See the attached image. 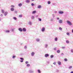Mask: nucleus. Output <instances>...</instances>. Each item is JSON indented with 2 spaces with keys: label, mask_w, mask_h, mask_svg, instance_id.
<instances>
[{
  "label": "nucleus",
  "mask_w": 73,
  "mask_h": 73,
  "mask_svg": "<svg viewBox=\"0 0 73 73\" xmlns=\"http://www.w3.org/2000/svg\"><path fill=\"white\" fill-rule=\"evenodd\" d=\"M53 64H54V65H56V62H55L53 63Z\"/></svg>",
  "instance_id": "obj_46"
},
{
  "label": "nucleus",
  "mask_w": 73,
  "mask_h": 73,
  "mask_svg": "<svg viewBox=\"0 0 73 73\" xmlns=\"http://www.w3.org/2000/svg\"><path fill=\"white\" fill-rule=\"evenodd\" d=\"M31 1H35V0H31Z\"/></svg>",
  "instance_id": "obj_62"
},
{
  "label": "nucleus",
  "mask_w": 73,
  "mask_h": 73,
  "mask_svg": "<svg viewBox=\"0 0 73 73\" xmlns=\"http://www.w3.org/2000/svg\"><path fill=\"white\" fill-rule=\"evenodd\" d=\"M56 72H59V70H56Z\"/></svg>",
  "instance_id": "obj_54"
},
{
  "label": "nucleus",
  "mask_w": 73,
  "mask_h": 73,
  "mask_svg": "<svg viewBox=\"0 0 73 73\" xmlns=\"http://www.w3.org/2000/svg\"><path fill=\"white\" fill-rule=\"evenodd\" d=\"M31 5L32 7H33V6H34V3H31Z\"/></svg>",
  "instance_id": "obj_43"
},
{
  "label": "nucleus",
  "mask_w": 73,
  "mask_h": 73,
  "mask_svg": "<svg viewBox=\"0 0 73 73\" xmlns=\"http://www.w3.org/2000/svg\"><path fill=\"white\" fill-rule=\"evenodd\" d=\"M1 12L2 13H4V12H5V11H4V10H1Z\"/></svg>",
  "instance_id": "obj_17"
},
{
  "label": "nucleus",
  "mask_w": 73,
  "mask_h": 73,
  "mask_svg": "<svg viewBox=\"0 0 73 73\" xmlns=\"http://www.w3.org/2000/svg\"><path fill=\"white\" fill-rule=\"evenodd\" d=\"M66 43L67 44H69V40H67L66 41Z\"/></svg>",
  "instance_id": "obj_24"
},
{
  "label": "nucleus",
  "mask_w": 73,
  "mask_h": 73,
  "mask_svg": "<svg viewBox=\"0 0 73 73\" xmlns=\"http://www.w3.org/2000/svg\"><path fill=\"white\" fill-rule=\"evenodd\" d=\"M18 30L19 31H20V32H22L23 31V29H22L21 28H19Z\"/></svg>",
  "instance_id": "obj_8"
},
{
  "label": "nucleus",
  "mask_w": 73,
  "mask_h": 73,
  "mask_svg": "<svg viewBox=\"0 0 73 73\" xmlns=\"http://www.w3.org/2000/svg\"><path fill=\"white\" fill-rule=\"evenodd\" d=\"M5 32H6V33H9V32H10V31H9V30H6L5 31Z\"/></svg>",
  "instance_id": "obj_13"
},
{
  "label": "nucleus",
  "mask_w": 73,
  "mask_h": 73,
  "mask_svg": "<svg viewBox=\"0 0 73 73\" xmlns=\"http://www.w3.org/2000/svg\"><path fill=\"white\" fill-rule=\"evenodd\" d=\"M71 52H72V53H73V49H71Z\"/></svg>",
  "instance_id": "obj_50"
},
{
  "label": "nucleus",
  "mask_w": 73,
  "mask_h": 73,
  "mask_svg": "<svg viewBox=\"0 0 73 73\" xmlns=\"http://www.w3.org/2000/svg\"><path fill=\"white\" fill-rule=\"evenodd\" d=\"M69 69H72V66H70L69 68Z\"/></svg>",
  "instance_id": "obj_42"
},
{
  "label": "nucleus",
  "mask_w": 73,
  "mask_h": 73,
  "mask_svg": "<svg viewBox=\"0 0 73 73\" xmlns=\"http://www.w3.org/2000/svg\"><path fill=\"white\" fill-rule=\"evenodd\" d=\"M24 53H21L20 54V55H21V56H22L23 55H24Z\"/></svg>",
  "instance_id": "obj_48"
},
{
  "label": "nucleus",
  "mask_w": 73,
  "mask_h": 73,
  "mask_svg": "<svg viewBox=\"0 0 73 73\" xmlns=\"http://www.w3.org/2000/svg\"><path fill=\"white\" fill-rule=\"evenodd\" d=\"M3 16V14H1V16Z\"/></svg>",
  "instance_id": "obj_59"
},
{
  "label": "nucleus",
  "mask_w": 73,
  "mask_h": 73,
  "mask_svg": "<svg viewBox=\"0 0 73 73\" xmlns=\"http://www.w3.org/2000/svg\"><path fill=\"white\" fill-rule=\"evenodd\" d=\"M59 30H60V31H62V28H61V27H59Z\"/></svg>",
  "instance_id": "obj_34"
},
{
  "label": "nucleus",
  "mask_w": 73,
  "mask_h": 73,
  "mask_svg": "<svg viewBox=\"0 0 73 73\" xmlns=\"http://www.w3.org/2000/svg\"><path fill=\"white\" fill-rule=\"evenodd\" d=\"M11 7H12V8H14L15 7V6L13 5H11Z\"/></svg>",
  "instance_id": "obj_33"
},
{
  "label": "nucleus",
  "mask_w": 73,
  "mask_h": 73,
  "mask_svg": "<svg viewBox=\"0 0 73 73\" xmlns=\"http://www.w3.org/2000/svg\"><path fill=\"white\" fill-rule=\"evenodd\" d=\"M29 72L30 73H33L34 71L32 70H29Z\"/></svg>",
  "instance_id": "obj_3"
},
{
  "label": "nucleus",
  "mask_w": 73,
  "mask_h": 73,
  "mask_svg": "<svg viewBox=\"0 0 73 73\" xmlns=\"http://www.w3.org/2000/svg\"><path fill=\"white\" fill-rule=\"evenodd\" d=\"M30 64H27V66H30Z\"/></svg>",
  "instance_id": "obj_39"
},
{
  "label": "nucleus",
  "mask_w": 73,
  "mask_h": 73,
  "mask_svg": "<svg viewBox=\"0 0 73 73\" xmlns=\"http://www.w3.org/2000/svg\"><path fill=\"white\" fill-rule=\"evenodd\" d=\"M18 6L19 7H21L22 6V4L21 3H20L18 4Z\"/></svg>",
  "instance_id": "obj_14"
},
{
  "label": "nucleus",
  "mask_w": 73,
  "mask_h": 73,
  "mask_svg": "<svg viewBox=\"0 0 73 73\" xmlns=\"http://www.w3.org/2000/svg\"><path fill=\"white\" fill-rule=\"evenodd\" d=\"M7 14H8V12L6 11L4 13V15L5 16H6L7 15Z\"/></svg>",
  "instance_id": "obj_10"
},
{
  "label": "nucleus",
  "mask_w": 73,
  "mask_h": 73,
  "mask_svg": "<svg viewBox=\"0 0 73 73\" xmlns=\"http://www.w3.org/2000/svg\"><path fill=\"white\" fill-rule=\"evenodd\" d=\"M19 17H23V15H20L19 16Z\"/></svg>",
  "instance_id": "obj_32"
},
{
  "label": "nucleus",
  "mask_w": 73,
  "mask_h": 73,
  "mask_svg": "<svg viewBox=\"0 0 73 73\" xmlns=\"http://www.w3.org/2000/svg\"><path fill=\"white\" fill-rule=\"evenodd\" d=\"M38 15H36V17L37 18V17H38Z\"/></svg>",
  "instance_id": "obj_58"
},
{
  "label": "nucleus",
  "mask_w": 73,
  "mask_h": 73,
  "mask_svg": "<svg viewBox=\"0 0 73 73\" xmlns=\"http://www.w3.org/2000/svg\"><path fill=\"white\" fill-rule=\"evenodd\" d=\"M40 39L39 38L36 39V41L37 42H39V41H40Z\"/></svg>",
  "instance_id": "obj_23"
},
{
  "label": "nucleus",
  "mask_w": 73,
  "mask_h": 73,
  "mask_svg": "<svg viewBox=\"0 0 73 73\" xmlns=\"http://www.w3.org/2000/svg\"><path fill=\"white\" fill-rule=\"evenodd\" d=\"M67 35H68V36H69V35H70V34L69 33H67Z\"/></svg>",
  "instance_id": "obj_35"
},
{
  "label": "nucleus",
  "mask_w": 73,
  "mask_h": 73,
  "mask_svg": "<svg viewBox=\"0 0 73 73\" xmlns=\"http://www.w3.org/2000/svg\"><path fill=\"white\" fill-rule=\"evenodd\" d=\"M58 23L59 24H62V21L61 19H60L58 21Z\"/></svg>",
  "instance_id": "obj_2"
},
{
  "label": "nucleus",
  "mask_w": 73,
  "mask_h": 73,
  "mask_svg": "<svg viewBox=\"0 0 73 73\" xmlns=\"http://www.w3.org/2000/svg\"><path fill=\"white\" fill-rule=\"evenodd\" d=\"M54 50H56V48H54Z\"/></svg>",
  "instance_id": "obj_52"
},
{
  "label": "nucleus",
  "mask_w": 73,
  "mask_h": 73,
  "mask_svg": "<svg viewBox=\"0 0 73 73\" xmlns=\"http://www.w3.org/2000/svg\"><path fill=\"white\" fill-rule=\"evenodd\" d=\"M29 25H32V22H31V21H29Z\"/></svg>",
  "instance_id": "obj_25"
},
{
  "label": "nucleus",
  "mask_w": 73,
  "mask_h": 73,
  "mask_svg": "<svg viewBox=\"0 0 73 73\" xmlns=\"http://www.w3.org/2000/svg\"><path fill=\"white\" fill-rule=\"evenodd\" d=\"M45 28L44 27H43L41 29V31L42 32H44V31H45Z\"/></svg>",
  "instance_id": "obj_9"
},
{
  "label": "nucleus",
  "mask_w": 73,
  "mask_h": 73,
  "mask_svg": "<svg viewBox=\"0 0 73 73\" xmlns=\"http://www.w3.org/2000/svg\"><path fill=\"white\" fill-rule=\"evenodd\" d=\"M38 19L39 21H41V19L38 18Z\"/></svg>",
  "instance_id": "obj_26"
},
{
  "label": "nucleus",
  "mask_w": 73,
  "mask_h": 73,
  "mask_svg": "<svg viewBox=\"0 0 73 73\" xmlns=\"http://www.w3.org/2000/svg\"><path fill=\"white\" fill-rule=\"evenodd\" d=\"M37 8H38L39 9L41 8V6L40 5H38V6Z\"/></svg>",
  "instance_id": "obj_15"
},
{
  "label": "nucleus",
  "mask_w": 73,
  "mask_h": 73,
  "mask_svg": "<svg viewBox=\"0 0 73 73\" xmlns=\"http://www.w3.org/2000/svg\"><path fill=\"white\" fill-rule=\"evenodd\" d=\"M61 56H64V53H62L61 54Z\"/></svg>",
  "instance_id": "obj_45"
},
{
  "label": "nucleus",
  "mask_w": 73,
  "mask_h": 73,
  "mask_svg": "<svg viewBox=\"0 0 73 73\" xmlns=\"http://www.w3.org/2000/svg\"><path fill=\"white\" fill-rule=\"evenodd\" d=\"M13 19L14 20H17V18L16 17H13Z\"/></svg>",
  "instance_id": "obj_29"
},
{
  "label": "nucleus",
  "mask_w": 73,
  "mask_h": 73,
  "mask_svg": "<svg viewBox=\"0 0 73 73\" xmlns=\"http://www.w3.org/2000/svg\"><path fill=\"white\" fill-rule=\"evenodd\" d=\"M35 52H32L31 53V56H34V55H35Z\"/></svg>",
  "instance_id": "obj_6"
},
{
  "label": "nucleus",
  "mask_w": 73,
  "mask_h": 73,
  "mask_svg": "<svg viewBox=\"0 0 73 73\" xmlns=\"http://www.w3.org/2000/svg\"><path fill=\"white\" fill-rule=\"evenodd\" d=\"M38 72L39 73H41V71L40 70H37Z\"/></svg>",
  "instance_id": "obj_28"
},
{
  "label": "nucleus",
  "mask_w": 73,
  "mask_h": 73,
  "mask_svg": "<svg viewBox=\"0 0 73 73\" xmlns=\"http://www.w3.org/2000/svg\"><path fill=\"white\" fill-rule=\"evenodd\" d=\"M57 52L58 53H60V50H57Z\"/></svg>",
  "instance_id": "obj_18"
},
{
  "label": "nucleus",
  "mask_w": 73,
  "mask_h": 73,
  "mask_svg": "<svg viewBox=\"0 0 73 73\" xmlns=\"http://www.w3.org/2000/svg\"><path fill=\"white\" fill-rule=\"evenodd\" d=\"M24 61H23V60H20V62H23Z\"/></svg>",
  "instance_id": "obj_51"
},
{
  "label": "nucleus",
  "mask_w": 73,
  "mask_h": 73,
  "mask_svg": "<svg viewBox=\"0 0 73 73\" xmlns=\"http://www.w3.org/2000/svg\"><path fill=\"white\" fill-rule=\"evenodd\" d=\"M47 3L48 4H50L51 3V2H50V1H48Z\"/></svg>",
  "instance_id": "obj_31"
},
{
  "label": "nucleus",
  "mask_w": 73,
  "mask_h": 73,
  "mask_svg": "<svg viewBox=\"0 0 73 73\" xmlns=\"http://www.w3.org/2000/svg\"><path fill=\"white\" fill-rule=\"evenodd\" d=\"M67 24L69 25H72V24L71 23V22L70 21H67Z\"/></svg>",
  "instance_id": "obj_1"
},
{
  "label": "nucleus",
  "mask_w": 73,
  "mask_h": 73,
  "mask_svg": "<svg viewBox=\"0 0 73 73\" xmlns=\"http://www.w3.org/2000/svg\"><path fill=\"white\" fill-rule=\"evenodd\" d=\"M23 31V32H26V31H27V29H26L25 28H23V29H22V31Z\"/></svg>",
  "instance_id": "obj_7"
},
{
  "label": "nucleus",
  "mask_w": 73,
  "mask_h": 73,
  "mask_svg": "<svg viewBox=\"0 0 73 73\" xmlns=\"http://www.w3.org/2000/svg\"><path fill=\"white\" fill-rule=\"evenodd\" d=\"M49 55L48 54H45L44 57H49Z\"/></svg>",
  "instance_id": "obj_4"
},
{
  "label": "nucleus",
  "mask_w": 73,
  "mask_h": 73,
  "mask_svg": "<svg viewBox=\"0 0 73 73\" xmlns=\"http://www.w3.org/2000/svg\"><path fill=\"white\" fill-rule=\"evenodd\" d=\"M26 2L27 3H29V2H30V0H27L26 1Z\"/></svg>",
  "instance_id": "obj_22"
},
{
  "label": "nucleus",
  "mask_w": 73,
  "mask_h": 73,
  "mask_svg": "<svg viewBox=\"0 0 73 73\" xmlns=\"http://www.w3.org/2000/svg\"><path fill=\"white\" fill-rule=\"evenodd\" d=\"M27 46H25V49H27Z\"/></svg>",
  "instance_id": "obj_36"
},
{
  "label": "nucleus",
  "mask_w": 73,
  "mask_h": 73,
  "mask_svg": "<svg viewBox=\"0 0 73 73\" xmlns=\"http://www.w3.org/2000/svg\"><path fill=\"white\" fill-rule=\"evenodd\" d=\"M57 40H58V38L57 37H56L55 38V41H57Z\"/></svg>",
  "instance_id": "obj_20"
},
{
  "label": "nucleus",
  "mask_w": 73,
  "mask_h": 73,
  "mask_svg": "<svg viewBox=\"0 0 73 73\" xmlns=\"http://www.w3.org/2000/svg\"><path fill=\"white\" fill-rule=\"evenodd\" d=\"M53 18H52L50 20V21H53Z\"/></svg>",
  "instance_id": "obj_49"
},
{
  "label": "nucleus",
  "mask_w": 73,
  "mask_h": 73,
  "mask_svg": "<svg viewBox=\"0 0 73 73\" xmlns=\"http://www.w3.org/2000/svg\"><path fill=\"white\" fill-rule=\"evenodd\" d=\"M11 11H13L15 10V9H14L13 8H12L11 9Z\"/></svg>",
  "instance_id": "obj_19"
},
{
  "label": "nucleus",
  "mask_w": 73,
  "mask_h": 73,
  "mask_svg": "<svg viewBox=\"0 0 73 73\" xmlns=\"http://www.w3.org/2000/svg\"><path fill=\"white\" fill-rule=\"evenodd\" d=\"M72 33H73V29L72 30Z\"/></svg>",
  "instance_id": "obj_61"
},
{
  "label": "nucleus",
  "mask_w": 73,
  "mask_h": 73,
  "mask_svg": "<svg viewBox=\"0 0 73 73\" xmlns=\"http://www.w3.org/2000/svg\"><path fill=\"white\" fill-rule=\"evenodd\" d=\"M53 57H54V55H50V58H53Z\"/></svg>",
  "instance_id": "obj_21"
},
{
  "label": "nucleus",
  "mask_w": 73,
  "mask_h": 73,
  "mask_svg": "<svg viewBox=\"0 0 73 73\" xmlns=\"http://www.w3.org/2000/svg\"><path fill=\"white\" fill-rule=\"evenodd\" d=\"M14 12L15 13H17V11H15Z\"/></svg>",
  "instance_id": "obj_56"
},
{
  "label": "nucleus",
  "mask_w": 73,
  "mask_h": 73,
  "mask_svg": "<svg viewBox=\"0 0 73 73\" xmlns=\"http://www.w3.org/2000/svg\"><path fill=\"white\" fill-rule=\"evenodd\" d=\"M46 62L47 64H49V63H50V62L49 61H47Z\"/></svg>",
  "instance_id": "obj_41"
},
{
  "label": "nucleus",
  "mask_w": 73,
  "mask_h": 73,
  "mask_svg": "<svg viewBox=\"0 0 73 73\" xmlns=\"http://www.w3.org/2000/svg\"><path fill=\"white\" fill-rule=\"evenodd\" d=\"M45 47L46 48L48 47V44H45Z\"/></svg>",
  "instance_id": "obj_27"
},
{
  "label": "nucleus",
  "mask_w": 73,
  "mask_h": 73,
  "mask_svg": "<svg viewBox=\"0 0 73 73\" xmlns=\"http://www.w3.org/2000/svg\"><path fill=\"white\" fill-rule=\"evenodd\" d=\"M58 13L59 14H63L64 13V12L61 11H60L58 12Z\"/></svg>",
  "instance_id": "obj_5"
},
{
  "label": "nucleus",
  "mask_w": 73,
  "mask_h": 73,
  "mask_svg": "<svg viewBox=\"0 0 73 73\" xmlns=\"http://www.w3.org/2000/svg\"><path fill=\"white\" fill-rule=\"evenodd\" d=\"M25 63L26 64H28V63H29V62H28V61H26Z\"/></svg>",
  "instance_id": "obj_40"
},
{
  "label": "nucleus",
  "mask_w": 73,
  "mask_h": 73,
  "mask_svg": "<svg viewBox=\"0 0 73 73\" xmlns=\"http://www.w3.org/2000/svg\"><path fill=\"white\" fill-rule=\"evenodd\" d=\"M56 19H57V20H59V18H56Z\"/></svg>",
  "instance_id": "obj_57"
},
{
  "label": "nucleus",
  "mask_w": 73,
  "mask_h": 73,
  "mask_svg": "<svg viewBox=\"0 0 73 73\" xmlns=\"http://www.w3.org/2000/svg\"><path fill=\"white\" fill-rule=\"evenodd\" d=\"M15 58H16V56L14 55L13 56L12 58L14 59Z\"/></svg>",
  "instance_id": "obj_30"
},
{
  "label": "nucleus",
  "mask_w": 73,
  "mask_h": 73,
  "mask_svg": "<svg viewBox=\"0 0 73 73\" xmlns=\"http://www.w3.org/2000/svg\"><path fill=\"white\" fill-rule=\"evenodd\" d=\"M11 31L12 32H13L14 31V29H11Z\"/></svg>",
  "instance_id": "obj_47"
},
{
  "label": "nucleus",
  "mask_w": 73,
  "mask_h": 73,
  "mask_svg": "<svg viewBox=\"0 0 73 73\" xmlns=\"http://www.w3.org/2000/svg\"><path fill=\"white\" fill-rule=\"evenodd\" d=\"M20 59L21 60H24V58H20Z\"/></svg>",
  "instance_id": "obj_38"
},
{
  "label": "nucleus",
  "mask_w": 73,
  "mask_h": 73,
  "mask_svg": "<svg viewBox=\"0 0 73 73\" xmlns=\"http://www.w3.org/2000/svg\"><path fill=\"white\" fill-rule=\"evenodd\" d=\"M58 64L59 65H60L61 64V62L60 61H58Z\"/></svg>",
  "instance_id": "obj_16"
},
{
  "label": "nucleus",
  "mask_w": 73,
  "mask_h": 73,
  "mask_svg": "<svg viewBox=\"0 0 73 73\" xmlns=\"http://www.w3.org/2000/svg\"><path fill=\"white\" fill-rule=\"evenodd\" d=\"M52 16L53 18H54V17H55V16H54V14H52Z\"/></svg>",
  "instance_id": "obj_44"
},
{
  "label": "nucleus",
  "mask_w": 73,
  "mask_h": 73,
  "mask_svg": "<svg viewBox=\"0 0 73 73\" xmlns=\"http://www.w3.org/2000/svg\"><path fill=\"white\" fill-rule=\"evenodd\" d=\"M57 11H54V13H57Z\"/></svg>",
  "instance_id": "obj_55"
},
{
  "label": "nucleus",
  "mask_w": 73,
  "mask_h": 73,
  "mask_svg": "<svg viewBox=\"0 0 73 73\" xmlns=\"http://www.w3.org/2000/svg\"><path fill=\"white\" fill-rule=\"evenodd\" d=\"M62 49H65V47H62Z\"/></svg>",
  "instance_id": "obj_53"
},
{
  "label": "nucleus",
  "mask_w": 73,
  "mask_h": 73,
  "mask_svg": "<svg viewBox=\"0 0 73 73\" xmlns=\"http://www.w3.org/2000/svg\"><path fill=\"white\" fill-rule=\"evenodd\" d=\"M31 20H34L35 19V17L33 16H31Z\"/></svg>",
  "instance_id": "obj_12"
},
{
  "label": "nucleus",
  "mask_w": 73,
  "mask_h": 73,
  "mask_svg": "<svg viewBox=\"0 0 73 73\" xmlns=\"http://www.w3.org/2000/svg\"><path fill=\"white\" fill-rule=\"evenodd\" d=\"M70 73H73V71H71Z\"/></svg>",
  "instance_id": "obj_60"
},
{
  "label": "nucleus",
  "mask_w": 73,
  "mask_h": 73,
  "mask_svg": "<svg viewBox=\"0 0 73 73\" xmlns=\"http://www.w3.org/2000/svg\"><path fill=\"white\" fill-rule=\"evenodd\" d=\"M36 13V11H33L32 12V14H35Z\"/></svg>",
  "instance_id": "obj_11"
},
{
  "label": "nucleus",
  "mask_w": 73,
  "mask_h": 73,
  "mask_svg": "<svg viewBox=\"0 0 73 73\" xmlns=\"http://www.w3.org/2000/svg\"><path fill=\"white\" fill-rule=\"evenodd\" d=\"M64 60L66 62L67 61V59L66 58H65L64 59Z\"/></svg>",
  "instance_id": "obj_37"
}]
</instances>
